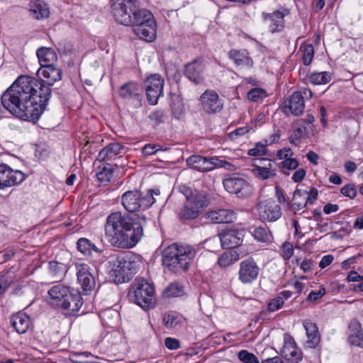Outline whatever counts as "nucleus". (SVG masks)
<instances>
[{
	"label": "nucleus",
	"instance_id": "obj_1",
	"mask_svg": "<svg viewBox=\"0 0 363 363\" xmlns=\"http://www.w3.org/2000/svg\"><path fill=\"white\" fill-rule=\"evenodd\" d=\"M51 96L52 90L42 81L21 75L3 93L1 101L12 115L36 123L45 111Z\"/></svg>",
	"mask_w": 363,
	"mask_h": 363
},
{
	"label": "nucleus",
	"instance_id": "obj_2",
	"mask_svg": "<svg viewBox=\"0 0 363 363\" xmlns=\"http://www.w3.org/2000/svg\"><path fill=\"white\" fill-rule=\"evenodd\" d=\"M147 219L144 215L123 214L116 211L109 214L104 225V234L113 247L130 249L144 235L143 227Z\"/></svg>",
	"mask_w": 363,
	"mask_h": 363
},
{
	"label": "nucleus",
	"instance_id": "obj_3",
	"mask_svg": "<svg viewBox=\"0 0 363 363\" xmlns=\"http://www.w3.org/2000/svg\"><path fill=\"white\" fill-rule=\"evenodd\" d=\"M109 275L116 284L128 282L138 272L141 257L132 252H123L108 256Z\"/></svg>",
	"mask_w": 363,
	"mask_h": 363
},
{
	"label": "nucleus",
	"instance_id": "obj_4",
	"mask_svg": "<svg viewBox=\"0 0 363 363\" xmlns=\"http://www.w3.org/2000/svg\"><path fill=\"white\" fill-rule=\"evenodd\" d=\"M196 255V250L193 246L174 243L163 250L162 265L171 273L182 274L189 269Z\"/></svg>",
	"mask_w": 363,
	"mask_h": 363
},
{
	"label": "nucleus",
	"instance_id": "obj_5",
	"mask_svg": "<svg viewBox=\"0 0 363 363\" xmlns=\"http://www.w3.org/2000/svg\"><path fill=\"white\" fill-rule=\"evenodd\" d=\"M129 301L143 309L153 308L155 304V289L145 279H136L130 285L128 295Z\"/></svg>",
	"mask_w": 363,
	"mask_h": 363
},
{
	"label": "nucleus",
	"instance_id": "obj_6",
	"mask_svg": "<svg viewBox=\"0 0 363 363\" xmlns=\"http://www.w3.org/2000/svg\"><path fill=\"white\" fill-rule=\"evenodd\" d=\"M160 194L158 189H149L145 195L138 190L127 191L122 195L121 203L127 211L135 213L140 209L150 208L155 202L153 194Z\"/></svg>",
	"mask_w": 363,
	"mask_h": 363
},
{
	"label": "nucleus",
	"instance_id": "obj_7",
	"mask_svg": "<svg viewBox=\"0 0 363 363\" xmlns=\"http://www.w3.org/2000/svg\"><path fill=\"white\" fill-rule=\"evenodd\" d=\"M208 202L206 196H195L186 201L178 210L177 217L183 223H189L196 220L203 213L208 206Z\"/></svg>",
	"mask_w": 363,
	"mask_h": 363
},
{
	"label": "nucleus",
	"instance_id": "obj_8",
	"mask_svg": "<svg viewBox=\"0 0 363 363\" xmlns=\"http://www.w3.org/2000/svg\"><path fill=\"white\" fill-rule=\"evenodd\" d=\"M225 189L238 198H248L253 193V186L240 174L233 173L225 176L223 179Z\"/></svg>",
	"mask_w": 363,
	"mask_h": 363
},
{
	"label": "nucleus",
	"instance_id": "obj_9",
	"mask_svg": "<svg viewBox=\"0 0 363 363\" xmlns=\"http://www.w3.org/2000/svg\"><path fill=\"white\" fill-rule=\"evenodd\" d=\"M137 6V0H111V13L118 23L129 26Z\"/></svg>",
	"mask_w": 363,
	"mask_h": 363
},
{
	"label": "nucleus",
	"instance_id": "obj_10",
	"mask_svg": "<svg viewBox=\"0 0 363 363\" xmlns=\"http://www.w3.org/2000/svg\"><path fill=\"white\" fill-rule=\"evenodd\" d=\"M244 238L243 230L228 229L218 235V238L213 237L206 240V243H220L223 248H235L242 243Z\"/></svg>",
	"mask_w": 363,
	"mask_h": 363
},
{
	"label": "nucleus",
	"instance_id": "obj_11",
	"mask_svg": "<svg viewBox=\"0 0 363 363\" xmlns=\"http://www.w3.org/2000/svg\"><path fill=\"white\" fill-rule=\"evenodd\" d=\"M164 81L158 74H153L147 77L144 82L147 102L156 105L158 99L163 95Z\"/></svg>",
	"mask_w": 363,
	"mask_h": 363
},
{
	"label": "nucleus",
	"instance_id": "obj_12",
	"mask_svg": "<svg viewBox=\"0 0 363 363\" xmlns=\"http://www.w3.org/2000/svg\"><path fill=\"white\" fill-rule=\"evenodd\" d=\"M77 282L84 294H89L94 291L96 286L95 277L91 268L86 264H76Z\"/></svg>",
	"mask_w": 363,
	"mask_h": 363
},
{
	"label": "nucleus",
	"instance_id": "obj_13",
	"mask_svg": "<svg viewBox=\"0 0 363 363\" xmlns=\"http://www.w3.org/2000/svg\"><path fill=\"white\" fill-rule=\"evenodd\" d=\"M26 175L21 171L13 170L6 164H0V189L22 183Z\"/></svg>",
	"mask_w": 363,
	"mask_h": 363
},
{
	"label": "nucleus",
	"instance_id": "obj_14",
	"mask_svg": "<svg viewBox=\"0 0 363 363\" xmlns=\"http://www.w3.org/2000/svg\"><path fill=\"white\" fill-rule=\"evenodd\" d=\"M260 268L252 257H248L240 263L238 279L242 284L252 283L258 278Z\"/></svg>",
	"mask_w": 363,
	"mask_h": 363
},
{
	"label": "nucleus",
	"instance_id": "obj_15",
	"mask_svg": "<svg viewBox=\"0 0 363 363\" xmlns=\"http://www.w3.org/2000/svg\"><path fill=\"white\" fill-rule=\"evenodd\" d=\"M221 162L223 161L217 158H208L198 155H193L186 160L189 167L200 172H209L216 167H221Z\"/></svg>",
	"mask_w": 363,
	"mask_h": 363
},
{
	"label": "nucleus",
	"instance_id": "obj_16",
	"mask_svg": "<svg viewBox=\"0 0 363 363\" xmlns=\"http://www.w3.org/2000/svg\"><path fill=\"white\" fill-rule=\"evenodd\" d=\"M260 219L269 222H274L281 216V207L273 200H266L257 206Z\"/></svg>",
	"mask_w": 363,
	"mask_h": 363
},
{
	"label": "nucleus",
	"instance_id": "obj_17",
	"mask_svg": "<svg viewBox=\"0 0 363 363\" xmlns=\"http://www.w3.org/2000/svg\"><path fill=\"white\" fill-rule=\"evenodd\" d=\"M203 109L208 114L220 112L223 105L218 94L213 90H206L200 96Z\"/></svg>",
	"mask_w": 363,
	"mask_h": 363
},
{
	"label": "nucleus",
	"instance_id": "obj_18",
	"mask_svg": "<svg viewBox=\"0 0 363 363\" xmlns=\"http://www.w3.org/2000/svg\"><path fill=\"white\" fill-rule=\"evenodd\" d=\"M318 191L313 187L309 191L296 189L292 199V206L296 210L305 208L308 203H313L318 198Z\"/></svg>",
	"mask_w": 363,
	"mask_h": 363
},
{
	"label": "nucleus",
	"instance_id": "obj_19",
	"mask_svg": "<svg viewBox=\"0 0 363 363\" xmlns=\"http://www.w3.org/2000/svg\"><path fill=\"white\" fill-rule=\"evenodd\" d=\"M203 59L198 57L185 65L184 74L191 82L199 84L203 81Z\"/></svg>",
	"mask_w": 363,
	"mask_h": 363
},
{
	"label": "nucleus",
	"instance_id": "obj_20",
	"mask_svg": "<svg viewBox=\"0 0 363 363\" xmlns=\"http://www.w3.org/2000/svg\"><path fill=\"white\" fill-rule=\"evenodd\" d=\"M37 75L39 77H43L45 82L47 84L45 85L51 89V86L54 85L56 82L62 79V71L60 67L55 66L54 64L42 65V67L38 69ZM41 81L44 84V81Z\"/></svg>",
	"mask_w": 363,
	"mask_h": 363
},
{
	"label": "nucleus",
	"instance_id": "obj_21",
	"mask_svg": "<svg viewBox=\"0 0 363 363\" xmlns=\"http://www.w3.org/2000/svg\"><path fill=\"white\" fill-rule=\"evenodd\" d=\"M69 287L62 284H56L48 290L49 303L55 307H60L64 299L71 298Z\"/></svg>",
	"mask_w": 363,
	"mask_h": 363
},
{
	"label": "nucleus",
	"instance_id": "obj_22",
	"mask_svg": "<svg viewBox=\"0 0 363 363\" xmlns=\"http://www.w3.org/2000/svg\"><path fill=\"white\" fill-rule=\"evenodd\" d=\"M283 11H276L272 13L263 12L262 14L264 23L272 33L280 32L284 27V16Z\"/></svg>",
	"mask_w": 363,
	"mask_h": 363
},
{
	"label": "nucleus",
	"instance_id": "obj_23",
	"mask_svg": "<svg viewBox=\"0 0 363 363\" xmlns=\"http://www.w3.org/2000/svg\"><path fill=\"white\" fill-rule=\"evenodd\" d=\"M280 353L287 363H299L303 359V352L296 342H284Z\"/></svg>",
	"mask_w": 363,
	"mask_h": 363
},
{
	"label": "nucleus",
	"instance_id": "obj_24",
	"mask_svg": "<svg viewBox=\"0 0 363 363\" xmlns=\"http://www.w3.org/2000/svg\"><path fill=\"white\" fill-rule=\"evenodd\" d=\"M228 57L238 67L247 68L253 67V60L247 50H231L228 52Z\"/></svg>",
	"mask_w": 363,
	"mask_h": 363
},
{
	"label": "nucleus",
	"instance_id": "obj_25",
	"mask_svg": "<svg viewBox=\"0 0 363 363\" xmlns=\"http://www.w3.org/2000/svg\"><path fill=\"white\" fill-rule=\"evenodd\" d=\"M134 33L140 38L147 41L152 42L156 38V22L155 18L147 21L146 23L133 28Z\"/></svg>",
	"mask_w": 363,
	"mask_h": 363
},
{
	"label": "nucleus",
	"instance_id": "obj_26",
	"mask_svg": "<svg viewBox=\"0 0 363 363\" xmlns=\"http://www.w3.org/2000/svg\"><path fill=\"white\" fill-rule=\"evenodd\" d=\"M208 218L214 223H229L236 218V213L230 209L220 208L208 212Z\"/></svg>",
	"mask_w": 363,
	"mask_h": 363
},
{
	"label": "nucleus",
	"instance_id": "obj_27",
	"mask_svg": "<svg viewBox=\"0 0 363 363\" xmlns=\"http://www.w3.org/2000/svg\"><path fill=\"white\" fill-rule=\"evenodd\" d=\"M11 324L19 334L26 333L31 325V320L25 313L18 312L11 317Z\"/></svg>",
	"mask_w": 363,
	"mask_h": 363
},
{
	"label": "nucleus",
	"instance_id": "obj_28",
	"mask_svg": "<svg viewBox=\"0 0 363 363\" xmlns=\"http://www.w3.org/2000/svg\"><path fill=\"white\" fill-rule=\"evenodd\" d=\"M83 303L82 294L80 293H71V298L64 299L60 308L67 310V314L75 315L79 311Z\"/></svg>",
	"mask_w": 363,
	"mask_h": 363
},
{
	"label": "nucleus",
	"instance_id": "obj_29",
	"mask_svg": "<svg viewBox=\"0 0 363 363\" xmlns=\"http://www.w3.org/2000/svg\"><path fill=\"white\" fill-rule=\"evenodd\" d=\"M125 147L118 143H110L104 147L99 153L100 160H111L117 155L123 153Z\"/></svg>",
	"mask_w": 363,
	"mask_h": 363
},
{
	"label": "nucleus",
	"instance_id": "obj_30",
	"mask_svg": "<svg viewBox=\"0 0 363 363\" xmlns=\"http://www.w3.org/2000/svg\"><path fill=\"white\" fill-rule=\"evenodd\" d=\"M285 107L289 108L292 114L295 116L301 115L305 107L304 99L301 92H294L289 99L288 105H286Z\"/></svg>",
	"mask_w": 363,
	"mask_h": 363
},
{
	"label": "nucleus",
	"instance_id": "obj_31",
	"mask_svg": "<svg viewBox=\"0 0 363 363\" xmlns=\"http://www.w3.org/2000/svg\"><path fill=\"white\" fill-rule=\"evenodd\" d=\"M119 95L124 99H134L137 101L141 99L139 86L138 84L133 82H128L121 86L119 89Z\"/></svg>",
	"mask_w": 363,
	"mask_h": 363
},
{
	"label": "nucleus",
	"instance_id": "obj_32",
	"mask_svg": "<svg viewBox=\"0 0 363 363\" xmlns=\"http://www.w3.org/2000/svg\"><path fill=\"white\" fill-rule=\"evenodd\" d=\"M40 67L42 65H53L57 60V55L51 48L40 47L36 51Z\"/></svg>",
	"mask_w": 363,
	"mask_h": 363
},
{
	"label": "nucleus",
	"instance_id": "obj_33",
	"mask_svg": "<svg viewBox=\"0 0 363 363\" xmlns=\"http://www.w3.org/2000/svg\"><path fill=\"white\" fill-rule=\"evenodd\" d=\"M30 12L35 19L48 18L50 15L49 8L43 0H35L30 4Z\"/></svg>",
	"mask_w": 363,
	"mask_h": 363
},
{
	"label": "nucleus",
	"instance_id": "obj_34",
	"mask_svg": "<svg viewBox=\"0 0 363 363\" xmlns=\"http://www.w3.org/2000/svg\"><path fill=\"white\" fill-rule=\"evenodd\" d=\"M131 23L128 26H133V28L144 25L150 20L154 19V16L151 12L146 9H141L136 6L133 13Z\"/></svg>",
	"mask_w": 363,
	"mask_h": 363
},
{
	"label": "nucleus",
	"instance_id": "obj_35",
	"mask_svg": "<svg viewBox=\"0 0 363 363\" xmlns=\"http://www.w3.org/2000/svg\"><path fill=\"white\" fill-rule=\"evenodd\" d=\"M77 248L84 256H91L93 252L100 254L104 251L86 238H80L78 239Z\"/></svg>",
	"mask_w": 363,
	"mask_h": 363
},
{
	"label": "nucleus",
	"instance_id": "obj_36",
	"mask_svg": "<svg viewBox=\"0 0 363 363\" xmlns=\"http://www.w3.org/2000/svg\"><path fill=\"white\" fill-rule=\"evenodd\" d=\"M68 270L67 266L60 262L51 261L49 262V273L55 281H61Z\"/></svg>",
	"mask_w": 363,
	"mask_h": 363
},
{
	"label": "nucleus",
	"instance_id": "obj_37",
	"mask_svg": "<svg viewBox=\"0 0 363 363\" xmlns=\"http://www.w3.org/2000/svg\"><path fill=\"white\" fill-rule=\"evenodd\" d=\"M250 233L254 237V238L257 241L260 242L269 243L272 242L273 239L272 232L269 230L267 227L252 226L250 228Z\"/></svg>",
	"mask_w": 363,
	"mask_h": 363
},
{
	"label": "nucleus",
	"instance_id": "obj_38",
	"mask_svg": "<svg viewBox=\"0 0 363 363\" xmlns=\"http://www.w3.org/2000/svg\"><path fill=\"white\" fill-rule=\"evenodd\" d=\"M170 107L174 117L179 119L184 113V107L182 99L179 95L174 94L171 96Z\"/></svg>",
	"mask_w": 363,
	"mask_h": 363
},
{
	"label": "nucleus",
	"instance_id": "obj_39",
	"mask_svg": "<svg viewBox=\"0 0 363 363\" xmlns=\"http://www.w3.org/2000/svg\"><path fill=\"white\" fill-rule=\"evenodd\" d=\"M238 259L239 254L235 251H226L218 257V264L222 268H225L233 264Z\"/></svg>",
	"mask_w": 363,
	"mask_h": 363
},
{
	"label": "nucleus",
	"instance_id": "obj_40",
	"mask_svg": "<svg viewBox=\"0 0 363 363\" xmlns=\"http://www.w3.org/2000/svg\"><path fill=\"white\" fill-rule=\"evenodd\" d=\"M331 79V74L328 72H313L307 77L308 82L315 85L327 84Z\"/></svg>",
	"mask_w": 363,
	"mask_h": 363
},
{
	"label": "nucleus",
	"instance_id": "obj_41",
	"mask_svg": "<svg viewBox=\"0 0 363 363\" xmlns=\"http://www.w3.org/2000/svg\"><path fill=\"white\" fill-rule=\"evenodd\" d=\"M184 294V287L177 281L171 283L163 291V296L166 298L177 297Z\"/></svg>",
	"mask_w": 363,
	"mask_h": 363
},
{
	"label": "nucleus",
	"instance_id": "obj_42",
	"mask_svg": "<svg viewBox=\"0 0 363 363\" xmlns=\"http://www.w3.org/2000/svg\"><path fill=\"white\" fill-rule=\"evenodd\" d=\"M113 167L110 164H106L96 174V177L100 182L108 183L113 177Z\"/></svg>",
	"mask_w": 363,
	"mask_h": 363
},
{
	"label": "nucleus",
	"instance_id": "obj_43",
	"mask_svg": "<svg viewBox=\"0 0 363 363\" xmlns=\"http://www.w3.org/2000/svg\"><path fill=\"white\" fill-rule=\"evenodd\" d=\"M303 326L308 340H320V334L316 324L311 322H304Z\"/></svg>",
	"mask_w": 363,
	"mask_h": 363
},
{
	"label": "nucleus",
	"instance_id": "obj_44",
	"mask_svg": "<svg viewBox=\"0 0 363 363\" xmlns=\"http://www.w3.org/2000/svg\"><path fill=\"white\" fill-rule=\"evenodd\" d=\"M300 50L303 52L302 61L304 65H309L314 55V48L313 45L306 44L301 45Z\"/></svg>",
	"mask_w": 363,
	"mask_h": 363
},
{
	"label": "nucleus",
	"instance_id": "obj_45",
	"mask_svg": "<svg viewBox=\"0 0 363 363\" xmlns=\"http://www.w3.org/2000/svg\"><path fill=\"white\" fill-rule=\"evenodd\" d=\"M349 328L352 332L350 335V340H363V329L359 322H351Z\"/></svg>",
	"mask_w": 363,
	"mask_h": 363
},
{
	"label": "nucleus",
	"instance_id": "obj_46",
	"mask_svg": "<svg viewBox=\"0 0 363 363\" xmlns=\"http://www.w3.org/2000/svg\"><path fill=\"white\" fill-rule=\"evenodd\" d=\"M252 172L254 174L261 179H267L271 177H274L276 176V172L272 168L269 167H263L262 168H254L252 169Z\"/></svg>",
	"mask_w": 363,
	"mask_h": 363
},
{
	"label": "nucleus",
	"instance_id": "obj_47",
	"mask_svg": "<svg viewBox=\"0 0 363 363\" xmlns=\"http://www.w3.org/2000/svg\"><path fill=\"white\" fill-rule=\"evenodd\" d=\"M267 96V91L262 88H253L247 92V98L249 100L258 102Z\"/></svg>",
	"mask_w": 363,
	"mask_h": 363
},
{
	"label": "nucleus",
	"instance_id": "obj_48",
	"mask_svg": "<svg viewBox=\"0 0 363 363\" xmlns=\"http://www.w3.org/2000/svg\"><path fill=\"white\" fill-rule=\"evenodd\" d=\"M306 129V126L304 124L301 123L298 127L295 128L289 138L290 143L296 146L298 145V141L303 137Z\"/></svg>",
	"mask_w": 363,
	"mask_h": 363
},
{
	"label": "nucleus",
	"instance_id": "obj_49",
	"mask_svg": "<svg viewBox=\"0 0 363 363\" xmlns=\"http://www.w3.org/2000/svg\"><path fill=\"white\" fill-rule=\"evenodd\" d=\"M179 192H181L186 198V201H189L195 196H206L204 194L198 191H193L190 187L186 185H180L178 186Z\"/></svg>",
	"mask_w": 363,
	"mask_h": 363
},
{
	"label": "nucleus",
	"instance_id": "obj_50",
	"mask_svg": "<svg viewBox=\"0 0 363 363\" xmlns=\"http://www.w3.org/2000/svg\"><path fill=\"white\" fill-rule=\"evenodd\" d=\"M182 318L176 314H165L163 317V323L167 328L176 327L181 321Z\"/></svg>",
	"mask_w": 363,
	"mask_h": 363
},
{
	"label": "nucleus",
	"instance_id": "obj_51",
	"mask_svg": "<svg viewBox=\"0 0 363 363\" xmlns=\"http://www.w3.org/2000/svg\"><path fill=\"white\" fill-rule=\"evenodd\" d=\"M238 357L243 363H259L258 358L254 354L245 350L238 352Z\"/></svg>",
	"mask_w": 363,
	"mask_h": 363
},
{
	"label": "nucleus",
	"instance_id": "obj_52",
	"mask_svg": "<svg viewBox=\"0 0 363 363\" xmlns=\"http://www.w3.org/2000/svg\"><path fill=\"white\" fill-rule=\"evenodd\" d=\"M166 149H163L161 145L156 144H146L142 148V153L144 156H150L156 154L159 151H164Z\"/></svg>",
	"mask_w": 363,
	"mask_h": 363
},
{
	"label": "nucleus",
	"instance_id": "obj_53",
	"mask_svg": "<svg viewBox=\"0 0 363 363\" xmlns=\"http://www.w3.org/2000/svg\"><path fill=\"white\" fill-rule=\"evenodd\" d=\"M266 145L261 143H257L254 147L248 150L247 154L250 156H263L267 153Z\"/></svg>",
	"mask_w": 363,
	"mask_h": 363
},
{
	"label": "nucleus",
	"instance_id": "obj_54",
	"mask_svg": "<svg viewBox=\"0 0 363 363\" xmlns=\"http://www.w3.org/2000/svg\"><path fill=\"white\" fill-rule=\"evenodd\" d=\"M340 193L350 199H354L357 194V191L354 184H347L345 185L340 190Z\"/></svg>",
	"mask_w": 363,
	"mask_h": 363
},
{
	"label": "nucleus",
	"instance_id": "obj_55",
	"mask_svg": "<svg viewBox=\"0 0 363 363\" xmlns=\"http://www.w3.org/2000/svg\"><path fill=\"white\" fill-rule=\"evenodd\" d=\"M284 301L283 297L279 296L271 299L267 306L268 311L271 312L276 311L280 309L284 305Z\"/></svg>",
	"mask_w": 363,
	"mask_h": 363
},
{
	"label": "nucleus",
	"instance_id": "obj_56",
	"mask_svg": "<svg viewBox=\"0 0 363 363\" xmlns=\"http://www.w3.org/2000/svg\"><path fill=\"white\" fill-rule=\"evenodd\" d=\"M250 129L251 128L250 126H243L238 128L235 130L228 133V138L230 140H236L238 138L249 133Z\"/></svg>",
	"mask_w": 363,
	"mask_h": 363
},
{
	"label": "nucleus",
	"instance_id": "obj_57",
	"mask_svg": "<svg viewBox=\"0 0 363 363\" xmlns=\"http://www.w3.org/2000/svg\"><path fill=\"white\" fill-rule=\"evenodd\" d=\"M279 167L289 170H294L298 167V162L295 158L285 160L279 164Z\"/></svg>",
	"mask_w": 363,
	"mask_h": 363
},
{
	"label": "nucleus",
	"instance_id": "obj_58",
	"mask_svg": "<svg viewBox=\"0 0 363 363\" xmlns=\"http://www.w3.org/2000/svg\"><path fill=\"white\" fill-rule=\"evenodd\" d=\"M164 113L160 109L152 112L149 116L150 119L153 121L155 125L164 123Z\"/></svg>",
	"mask_w": 363,
	"mask_h": 363
},
{
	"label": "nucleus",
	"instance_id": "obj_59",
	"mask_svg": "<svg viewBox=\"0 0 363 363\" xmlns=\"http://www.w3.org/2000/svg\"><path fill=\"white\" fill-rule=\"evenodd\" d=\"M253 166L255 168L269 167L272 168V162L267 158H256L253 160Z\"/></svg>",
	"mask_w": 363,
	"mask_h": 363
},
{
	"label": "nucleus",
	"instance_id": "obj_60",
	"mask_svg": "<svg viewBox=\"0 0 363 363\" xmlns=\"http://www.w3.org/2000/svg\"><path fill=\"white\" fill-rule=\"evenodd\" d=\"M325 294V288L322 287L320 288L318 291H312L309 294L308 298L310 301H317L319 298H320L323 295Z\"/></svg>",
	"mask_w": 363,
	"mask_h": 363
},
{
	"label": "nucleus",
	"instance_id": "obj_61",
	"mask_svg": "<svg viewBox=\"0 0 363 363\" xmlns=\"http://www.w3.org/2000/svg\"><path fill=\"white\" fill-rule=\"evenodd\" d=\"M334 260V257L332 255H327L322 257L319 262V267L320 269H324L326 267L329 266L333 261Z\"/></svg>",
	"mask_w": 363,
	"mask_h": 363
},
{
	"label": "nucleus",
	"instance_id": "obj_62",
	"mask_svg": "<svg viewBox=\"0 0 363 363\" xmlns=\"http://www.w3.org/2000/svg\"><path fill=\"white\" fill-rule=\"evenodd\" d=\"M362 280L363 277L360 276L356 271H350L346 277V281L348 282H357Z\"/></svg>",
	"mask_w": 363,
	"mask_h": 363
},
{
	"label": "nucleus",
	"instance_id": "obj_63",
	"mask_svg": "<svg viewBox=\"0 0 363 363\" xmlns=\"http://www.w3.org/2000/svg\"><path fill=\"white\" fill-rule=\"evenodd\" d=\"M306 174V170L303 168H300L294 173L292 179L294 182H300L304 179Z\"/></svg>",
	"mask_w": 363,
	"mask_h": 363
},
{
	"label": "nucleus",
	"instance_id": "obj_64",
	"mask_svg": "<svg viewBox=\"0 0 363 363\" xmlns=\"http://www.w3.org/2000/svg\"><path fill=\"white\" fill-rule=\"evenodd\" d=\"M283 248V258L285 260L289 259L294 254V249L292 245H291L290 244H284Z\"/></svg>",
	"mask_w": 363,
	"mask_h": 363
}]
</instances>
